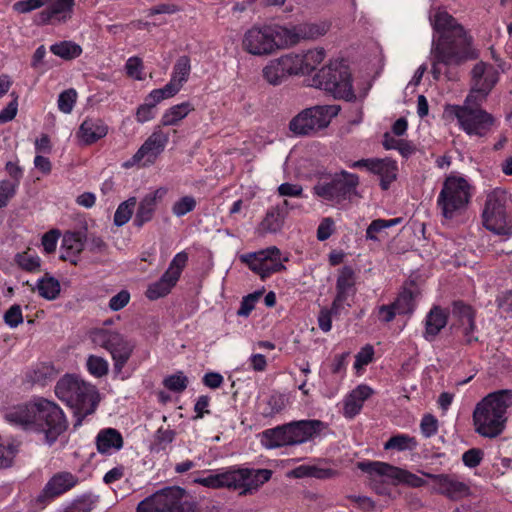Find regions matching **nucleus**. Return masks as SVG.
<instances>
[{"instance_id":"f257e3e1","label":"nucleus","mask_w":512,"mask_h":512,"mask_svg":"<svg viewBox=\"0 0 512 512\" xmlns=\"http://www.w3.org/2000/svg\"><path fill=\"white\" fill-rule=\"evenodd\" d=\"M434 36L430 51L431 73L435 80L442 75L441 65H459L467 60L478 58L472 47V37L464 27L446 11H437L430 18Z\"/></svg>"},{"instance_id":"f03ea898","label":"nucleus","mask_w":512,"mask_h":512,"mask_svg":"<svg viewBox=\"0 0 512 512\" xmlns=\"http://www.w3.org/2000/svg\"><path fill=\"white\" fill-rule=\"evenodd\" d=\"M5 419L24 430L42 433L50 446L68 427L59 405L42 397L9 408L5 412Z\"/></svg>"},{"instance_id":"7ed1b4c3","label":"nucleus","mask_w":512,"mask_h":512,"mask_svg":"<svg viewBox=\"0 0 512 512\" xmlns=\"http://www.w3.org/2000/svg\"><path fill=\"white\" fill-rule=\"evenodd\" d=\"M512 407V390L502 389L489 393L479 401L473 411L474 430L485 438H496L505 429L507 411Z\"/></svg>"},{"instance_id":"20e7f679","label":"nucleus","mask_w":512,"mask_h":512,"mask_svg":"<svg viewBox=\"0 0 512 512\" xmlns=\"http://www.w3.org/2000/svg\"><path fill=\"white\" fill-rule=\"evenodd\" d=\"M55 394L74 409V427L81 426L84 418L95 412L99 402L95 386L76 375L67 374L59 379L55 386Z\"/></svg>"},{"instance_id":"39448f33","label":"nucleus","mask_w":512,"mask_h":512,"mask_svg":"<svg viewBox=\"0 0 512 512\" xmlns=\"http://www.w3.org/2000/svg\"><path fill=\"white\" fill-rule=\"evenodd\" d=\"M327 424L320 420H299L267 429L262 433V442L269 448L305 443L318 436Z\"/></svg>"},{"instance_id":"423d86ee","label":"nucleus","mask_w":512,"mask_h":512,"mask_svg":"<svg viewBox=\"0 0 512 512\" xmlns=\"http://www.w3.org/2000/svg\"><path fill=\"white\" fill-rule=\"evenodd\" d=\"M471 197L469 182L464 177L450 175L445 178L437 197V208L443 218L452 220L466 211Z\"/></svg>"},{"instance_id":"0eeeda50","label":"nucleus","mask_w":512,"mask_h":512,"mask_svg":"<svg viewBox=\"0 0 512 512\" xmlns=\"http://www.w3.org/2000/svg\"><path fill=\"white\" fill-rule=\"evenodd\" d=\"M358 185V175L341 170L320 177L313 187V193L324 201L339 205L356 194Z\"/></svg>"},{"instance_id":"6e6552de","label":"nucleus","mask_w":512,"mask_h":512,"mask_svg":"<svg viewBox=\"0 0 512 512\" xmlns=\"http://www.w3.org/2000/svg\"><path fill=\"white\" fill-rule=\"evenodd\" d=\"M313 83L336 99L352 101L356 98L351 82V73L342 61L331 62L314 76Z\"/></svg>"},{"instance_id":"1a4fd4ad","label":"nucleus","mask_w":512,"mask_h":512,"mask_svg":"<svg viewBox=\"0 0 512 512\" xmlns=\"http://www.w3.org/2000/svg\"><path fill=\"white\" fill-rule=\"evenodd\" d=\"M482 103H467L463 105H449L446 112L454 115L459 127L469 136L485 137L492 129L495 118L482 109Z\"/></svg>"},{"instance_id":"9d476101","label":"nucleus","mask_w":512,"mask_h":512,"mask_svg":"<svg viewBox=\"0 0 512 512\" xmlns=\"http://www.w3.org/2000/svg\"><path fill=\"white\" fill-rule=\"evenodd\" d=\"M288 32L289 29L285 27L253 26L245 32L242 47L252 55H269L283 46L280 39L285 37Z\"/></svg>"},{"instance_id":"9b49d317","label":"nucleus","mask_w":512,"mask_h":512,"mask_svg":"<svg viewBox=\"0 0 512 512\" xmlns=\"http://www.w3.org/2000/svg\"><path fill=\"white\" fill-rule=\"evenodd\" d=\"M222 488L239 490L240 495L252 494L270 480L272 471L268 469H248L230 467L220 472Z\"/></svg>"},{"instance_id":"f8f14e48","label":"nucleus","mask_w":512,"mask_h":512,"mask_svg":"<svg viewBox=\"0 0 512 512\" xmlns=\"http://www.w3.org/2000/svg\"><path fill=\"white\" fill-rule=\"evenodd\" d=\"M90 338L95 345L106 349L111 354L115 371L121 372L132 355L134 344L119 332L105 328L94 329Z\"/></svg>"},{"instance_id":"ddd939ff","label":"nucleus","mask_w":512,"mask_h":512,"mask_svg":"<svg viewBox=\"0 0 512 512\" xmlns=\"http://www.w3.org/2000/svg\"><path fill=\"white\" fill-rule=\"evenodd\" d=\"M339 111V105H322L307 108L290 121L289 128L297 135H309L327 127L331 119L337 116Z\"/></svg>"},{"instance_id":"4468645a","label":"nucleus","mask_w":512,"mask_h":512,"mask_svg":"<svg viewBox=\"0 0 512 512\" xmlns=\"http://www.w3.org/2000/svg\"><path fill=\"white\" fill-rule=\"evenodd\" d=\"M506 202V191L495 189L487 195L482 213L484 226L498 235H508L512 229V226L507 221L505 212Z\"/></svg>"},{"instance_id":"2eb2a0df","label":"nucleus","mask_w":512,"mask_h":512,"mask_svg":"<svg viewBox=\"0 0 512 512\" xmlns=\"http://www.w3.org/2000/svg\"><path fill=\"white\" fill-rule=\"evenodd\" d=\"M499 80L498 70L489 63L478 62L471 70V88L467 103H483Z\"/></svg>"},{"instance_id":"dca6fc26","label":"nucleus","mask_w":512,"mask_h":512,"mask_svg":"<svg viewBox=\"0 0 512 512\" xmlns=\"http://www.w3.org/2000/svg\"><path fill=\"white\" fill-rule=\"evenodd\" d=\"M358 468L370 476L384 477L392 484L403 483L419 488L425 485V480L407 470L380 461H365L357 464Z\"/></svg>"},{"instance_id":"f3484780","label":"nucleus","mask_w":512,"mask_h":512,"mask_svg":"<svg viewBox=\"0 0 512 512\" xmlns=\"http://www.w3.org/2000/svg\"><path fill=\"white\" fill-rule=\"evenodd\" d=\"M183 490L170 487L145 498L137 505V512H185L182 505Z\"/></svg>"},{"instance_id":"a211bd4d","label":"nucleus","mask_w":512,"mask_h":512,"mask_svg":"<svg viewBox=\"0 0 512 512\" xmlns=\"http://www.w3.org/2000/svg\"><path fill=\"white\" fill-rule=\"evenodd\" d=\"M187 261L188 254L186 252L177 253L161 278L148 286L146 297L150 300H157L169 294L179 280Z\"/></svg>"},{"instance_id":"6ab92c4d","label":"nucleus","mask_w":512,"mask_h":512,"mask_svg":"<svg viewBox=\"0 0 512 512\" xmlns=\"http://www.w3.org/2000/svg\"><path fill=\"white\" fill-rule=\"evenodd\" d=\"M435 484V491L450 500H459L469 495V486L455 475L425 473Z\"/></svg>"},{"instance_id":"aec40b11","label":"nucleus","mask_w":512,"mask_h":512,"mask_svg":"<svg viewBox=\"0 0 512 512\" xmlns=\"http://www.w3.org/2000/svg\"><path fill=\"white\" fill-rule=\"evenodd\" d=\"M48 7L37 13L34 18L36 25L59 24L71 18L74 0H49Z\"/></svg>"},{"instance_id":"412c9836","label":"nucleus","mask_w":512,"mask_h":512,"mask_svg":"<svg viewBox=\"0 0 512 512\" xmlns=\"http://www.w3.org/2000/svg\"><path fill=\"white\" fill-rule=\"evenodd\" d=\"M78 482V477L71 472H58L46 483L37 501L45 502L46 500H52L74 488Z\"/></svg>"},{"instance_id":"4be33fe9","label":"nucleus","mask_w":512,"mask_h":512,"mask_svg":"<svg viewBox=\"0 0 512 512\" xmlns=\"http://www.w3.org/2000/svg\"><path fill=\"white\" fill-rule=\"evenodd\" d=\"M291 75H297L294 69L292 54H286L278 59L271 60L263 68L264 79L272 85L281 84Z\"/></svg>"},{"instance_id":"5701e85b","label":"nucleus","mask_w":512,"mask_h":512,"mask_svg":"<svg viewBox=\"0 0 512 512\" xmlns=\"http://www.w3.org/2000/svg\"><path fill=\"white\" fill-rule=\"evenodd\" d=\"M168 140L169 134L157 127L135 153L133 161L139 162L147 157L146 162L153 163L156 157L165 149Z\"/></svg>"},{"instance_id":"b1692460","label":"nucleus","mask_w":512,"mask_h":512,"mask_svg":"<svg viewBox=\"0 0 512 512\" xmlns=\"http://www.w3.org/2000/svg\"><path fill=\"white\" fill-rule=\"evenodd\" d=\"M166 194L167 189L164 187H160L146 194L138 204L133 220L134 226L141 228L144 224L150 222L154 217L158 203Z\"/></svg>"},{"instance_id":"393cba45","label":"nucleus","mask_w":512,"mask_h":512,"mask_svg":"<svg viewBox=\"0 0 512 512\" xmlns=\"http://www.w3.org/2000/svg\"><path fill=\"white\" fill-rule=\"evenodd\" d=\"M329 26L326 23H302L286 33L285 43L296 44L299 40H312L327 33Z\"/></svg>"},{"instance_id":"a878e982","label":"nucleus","mask_w":512,"mask_h":512,"mask_svg":"<svg viewBox=\"0 0 512 512\" xmlns=\"http://www.w3.org/2000/svg\"><path fill=\"white\" fill-rule=\"evenodd\" d=\"M86 234L81 231H67L62 238L61 248L63 253L61 259L70 260L74 265L77 264V256L83 251L85 246Z\"/></svg>"},{"instance_id":"bb28decb","label":"nucleus","mask_w":512,"mask_h":512,"mask_svg":"<svg viewBox=\"0 0 512 512\" xmlns=\"http://www.w3.org/2000/svg\"><path fill=\"white\" fill-rule=\"evenodd\" d=\"M95 443L100 454L111 455L123 447L124 440L117 429L105 428L98 432Z\"/></svg>"},{"instance_id":"cd10ccee","label":"nucleus","mask_w":512,"mask_h":512,"mask_svg":"<svg viewBox=\"0 0 512 512\" xmlns=\"http://www.w3.org/2000/svg\"><path fill=\"white\" fill-rule=\"evenodd\" d=\"M325 58V51L322 48L309 50L305 54H292L296 74L311 73Z\"/></svg>"},{"instance_id":"c85d7f7f","label":"nucleus","mask_w":512,"mask_h":512,"mask_svg":"<svg viewBox=\"0 0 512 512\" xmlns=\"http://www.w3.org/2000/svg\"><path fill=\"white\" fill-rule=\"evenodd\" d=\"M371 173L380 177L381 188L387 190L391 183L397 178V163L390 158H375Z\"/></svg>"},{"instance_id":"c756f323","label":"nucleus","mask_w":512,"mask_h":512,"mask_svg":"<svg viewBox=\"0 0 512 512\" xmlns=\"http://www.w3.org/2000/svg\"><path fill=\"white\" fill-rule=\"evenodd\" d=\"M107 126L100 119L89 118L83 121L77 133L84 144H92L106 136Z\"/></svg>"},{"instance_id":"7c9ffc66","label":"nucleus","mask_w":512,"mask_h":512,"mask_svg":"<svg viewBox=\"0 0 512 512\" xmlns=\"http://www.w3.org/2000/svg\"><path fill=\"white\" fill-rule=\"evenodd\" d=\"M448 314L439 306H434L426 316L424 338L433 341L446 326Z\"/></svg>"},{"instance_id":"2f4dec72","label":"nucleus","mask_w":512,"mask_h":512,"mask_svg":"<svg viewBox=\"0 0 512 512\" xmlns=\"http://www.w3.org/2000/svg\"><path fill=\"white\" fill-rule=\"evenodd\" d=\"M285 217L286 212L283 211V207L279 205L271 207L260 223V230L265 233H277L282 229Z\"/></svg>"},{"instance_id":"473e14b6","label":"nucleus","mask_w":512,"mask_h":512,"mask_svg":"<svg viewBox=\"0 0 512 512\" xmlns=\"http://www.w3.org/2000/svg\"><path fill=\"white\" fill-rule=\"evenodd\" d=\"M270 255H280V250L273 246L266 250H262L256 253H248L240 256V260L247 264L248 267L260 276L261 270L263 269L264 262Z\"/></svg>"},{"instance_id":"72a5a7b5","label":"nucleus","mask_w":512,"mask_h":512,"mask_svg":"<svg viewBox=\"0 0 512 512\" xmlns=\"http://www.w3.org/2000/svg\"><path fill=\"white\" fill-rule=\"evenodd\" d=\"M356 274L351 266H344L339 270L336 281V293L346 298L355 293Z\"/></svg>"},{"instance_id":"f704fd0d","label":"nucleus","mask_w":512,"mask_h":512,"mask_svg":"<svg viewBox=\"0 0 512 512\" xmlns=\"http://www.w3.org/2000/svg\"><path fill=\"white\" fill-rule=\"evenodd\" d=\"M191 72L190 58L186 55L180 56L174 64L170 83L174 84L179 90L187 82Z\"/></svg>"},{"instance_id":"c9c22d12","label":"nucleus","mask_w":512,"mask_h":512,"mask_svg":"<svg viewBox=\"0 0 512 512\" xmlns=\"http://www.w3.org/2000/svg\"><path fill=\"white\" fill-rule=\"evenodd\" d=\"M192 110L193 107L189 102H183L181 104L175 105L163 114L161 123L164 126L176 125Z\"/></svg>"},{"instance_id":"e433bc0d","label":"nucleus","mask_w":512,"mask_h":512,"mask_svg":"<svg viewBox=\"0 0 512 512\" xmlns=\"http://www.w3.org/2000/svg\"><path fill=\"white\" fill-rule=\"evenodd\" d=\"M416 294L404 288L392 303L399 315L412 314L416 306Z\"/></svg>"},{"instance_id":"4c0bfd02","label":"nucleus","mask_w":512,"mask_h":512,"mask_svg":"<svg viewBox=\"0 0 512 512\" xmlns=\"http://www.w3.org/2000/svg\"><path fill=\"white\" fill-rule=\"evenodd\" d=\"M36 289L41 297L54 300L60 294V283L54 277L46 275L37 281Z\"/></svg>"},{"instance_id":"58836bf2","label":"nucleus","mask_w":512,"mask_h":512,"mask_svg":"<svg viewBox=\"0 0 512 512\" xmlns=\"http://www.w3.org/2000/svg\"><path fill=\"white\" fill-rule=\"evenodd\" d=\"M50 51L65 60L77 58L82 53V48L71 41H61L51 45Z\"/></svg>"},{"instance_id":"ea45409f","label":"nucleus","mask_w":512,"mask_h":512,"mask_svg":"<svg viewBox=\"0 0 512 512\" xmlns=\"http://www.w3.org/2000/svg\"><path fill=\"white\" fill-rule=\"evenodd\" d=\"M416 447L415 438L407 434L394 435L384 444L385 450L412 451Z\"/></svg>"},{"instance_id":"a19ab883","label":"nucleus","mask_w":512,"mask_h":512,"mask_svg":"<svg viewBox=\"0 0 512 512\" xmlns=\"http://www.w3.org/2000/svg\"><path fill=\"white\" fill-rule=\"evenodd\" d=\"M136 203V197H130L126 201L119 204L113 219L116 226L121 227L131 219Z\"/></svg>"},{"instance_id":"79ce46f5","label":"nucleus","mask_w":512,"mask_h":512,"mask_svg":"<svg viewBox=\"0 0 512 512\" xmlns=\"http://www.w3.org/2000/svg\"><path fill=\"white\" fill-rule=\"evenodd\" d=\"M452 315L457 319L459 326H465L466 322H471L475 318V311L464 302L455 301L452 306Z\"/></svg>"},{"instance_id":"37998d69","label":"nucleus","mask_w":512,"mask_h":512,"mask_svg":"<svg viewBox=\"0 0 512 512\" xmlns=\"http://www.w3.org/2000/svg\"><path fill=\"white\" fill-rule=\"evenodd\" d=\"M15 262L18 264L20 268L28 272H37L40 270V258L37 255L31 254L28 251L18 253L15 256Z\"/></svg>"},{"instance_id":"c03bdc74","label":"nucleus","mask_w":512,"mask_h":512,"mask_svg":"<svg viewBox=\"0 0 512 512\" xmlns=\"http://www.w3.org/2000/svg\"><path fill=\"white\" fill-rule=\"evenodd\" d=\"M402 221L401 218H394V219H376L371 222V224L368 226L366 230V238L369 240H378L376 234L380 233L382 230L395 226L399 224Z\"/></svg>"},{"instance_id":"a18cd8bd","label":"nucleus","mask_w":512,"mask_h":512,"mask_svg":"<svg viewBox=\"0 0 512 512\" xmlns=\"http://www.w3.org/2000/svg\"><path fill=\"white\" fill-rule=\"evenodd\" d=\"M180 90L174 84L168 82L163 88L154 89L147 96V101H150L155 106L164 99H168L176 95Z\"/></svg>"},{"instance_id":"49530a36","label":"nucleus","mask_w":512,"mask_h":512,"mask_svg":"<svg viewBox=\"0 0 512 512\" xmlns=\"http://www.w3.org/2000/svg\"><path fill=\"white\" fill-rule=\"evenodd\" d=\"M163 385L170 391L180 393L187 388L188 378L183 372H178L166 377L163 381Z\"/></svg>"},{"instance_id":"de8ad7c7","label":"nucleus","mask_w":512,"mask_h":512,"mask_svg":"<svg viewBox=\"0 0 512 512\" xmlns=\"http://www.w3.org/2000/svg\"><path fill=\"white\" fill-rule=\"evenodd\" d=\"M286 406V399L283 395H272L266 402L262 414L264 417H272L281 412Z\"/></svg>"},{"instance_id":"09e8293b","label":"nucleus","mask_w":512,"mask_h":512,"mask_svg":"<svg viewBox=\"0 0 512 512\" xmlns=\"http://www.w3.org/2000/svg\"><path fill=\"white\" fill-rule=\"evenodd\" d=\"M196 207V200L193 196H184L177 200L172 206V213L177 217H182L193 211Z\"/></svg>"},{"instance_id":"8fccbe9b","label":"nucleus","mask_w":512,"mask_h":512,"mask_svg":"<svg viewBox=\"0 0 512 512\" xmlns=\"http://www.w3.org/2000/svg\"><path fill=\"white\" fill-rule=\"evenodd\" d=\"M87 368L92 375L102 377L108 373V362L102 357L91 355L87 359Z\"/></svg>"},{"instance_id":"3c124183","label":"nucleus","mask_w":512,"mask_h":512,"mask_svg":"<svg viewBox=\"0 0 512 512\" xmlns=\"http://www.w3.org/2000/svg\"><path fill=\"white\" fill-rule=\"evenodd\" d=\"M77 93L74 89H68L60 93L58 97V108L61 112L69 114L76 103Z\"/></svg>"},{"instance_id":"603ef678","label":"nucleus","mask_w":512,"mask_h":512,"mask_svg":"<svg viewBox=\"0 0 512 512\" xmlns=\"http://www.w3.org/2000/svg\"><path fill=\"white\" fill-rule=\"evenodd\" d=\"M282 270H285V266L282 264L280 255H270L269 258H267L264 262L263 269L261 270L260 277L261 279H266L273 273L280 272Z\"/></svg>"},{"instance_id":"864d4df0","label":"nucleus","mask_w":512,"mask_h":512,"mask_svg":"<svg viewBox=\"0 0 512 512\" xmlns=\"http://www.w3.org/2000/svg\"><path fill=\"white\" fill-rule=\"evenodd\" d=\"M18 186L16 182L9 180L0 181V208L6 207L10 199L16 194Z\"/></svg>"},{"instance_id":"5fc2aeb1","label":"nucleus","mask_w":512,"mask_h":512,"mask_svg":"<svg viewBox=\"0 0 512 512\" xmlns=\"http://www.w3.org/2000/svg\"><path fill=\"white\" fill-rule=\"evenodd\" d=\"M126 74L136 80H143V62L141 58L134 56L130 57L125 64Z\"/></svg>"},{"instance_id":"6e6d98bb","label":"nucleus","mask_w":512,"mask_h":512,"mask_svg":"<svg viewBox=\"0 0 512 512\" xmlns=\"http://www.w3.org/2000/svg\"><path fill=\"white\" fill-rule=\"evenodd\" d=\"M4 322L10 328H16L23 322V315L20 305L14 304L4 313Z\"/></svg>"},{"instance_id":"4d7b16f0","label":"nucleus","mask_w":512,"mask_h":512,"mask_svg":"<svg viewBox=\"0 0 512 512\" xmlns=\"http://www.w3.org/2000/svg\"><path fill=\"white\" fill-rule=\"evenodd\" d=\"M420 429L423 436L429 438L437 433L438 420L432 414H426L421 420Z\"/></svg>"},{"instance_id":"13d9d810","label":"nucleus","mask_w":512,"mask_h":512,"mask_svg":"<svg viewBox=\"0 0 512 512\" xmlns=\"http://www.w3.org/2000/svg\"><path fill=\"white\" fill-rule=\"evenodd\" d=\"M262 295L261 291L254 292L249 294L243 298L241 301L240 308L237 311L239 316L248 317L251 311L255 307V303L258 301L259 297Z\"/></svg>"},{"instance_id":"bf43d9fd","label":"nucleus","mask_w":512,"mask_h":512,"mask_svg":"<svg viewBox=\"0 0 512 512\" xmlns=\"http://www.w3.org/2000/svg\"><path fill=\"white\" fill-rule=\"evenodd\" d=\"M49 0H21L13 4V9L18 13H28L47 5Z\"/></svg>"},{"instance_id":"052dcab7","label":"nucleus","mask_w":512,"mask_h":512,"mask_svg":"<svg viewBox=\"0 0 512 512\" xmlns=\"http://www.w3.org/2000/svg\"><path fill=\"white\" fill-rule=\"evenodd\" d=\"M16 453L17 449L14 445L4 446L0 444V469L10 467Z\"/></svg>"},{"instance_id":"680f3d73","label":"nucleus","mask_w":512,"mask_h":512,"mask_svg":"<svg viewBox=\"0 0 512 512\" xmlns=\"http://www.w3.org/2000/svg\"><path fill=\"white\" fill-rule=\"evenodd\" d=\"M483 459V452L480 449L472 448L462 455V461L469 468L477 467Z\"/></svg>"},{"instance_id":"e2e57ef3","label":"nucleus","mask_w":512,"mask_h":512,"mask_svg":"<svg viewBox=\"0 0 512 512\" xmlns=\"http://www.w3.org/2000/svg\"><path fill=\"white\" fill-rule=\"evenodd\" d=\"M363 403H361L358 399L354 398L350 393L344 402V415L347 418H353L356 416L362 409Z\"/></svg>"},{"instance_id":"0e129e2a","label":"nucleus","mask_w":512,"mask_h":512,"mask_svg":"<svg viewBox=\"0 0 512 512\" xmlns=\"http://www.w3.org/2000/svg\"><path fill=\"white\" fill-rule=\"evenodd\" d=\"M130 300V294L127 290H121L114 295L109 301V308L112 311H119L124 308Z\"/></svg>"},{"instance_id":"69168bd1","label":"nucleus","mask_w":512,"mask_h":512,"mask_svg":"<svg viewBox=\"0 0 512 512\" xmlns=\"http://www.w3.org/2000/svg\"><path fill=\"white\" fill-rule=\"evenodd\" d=\"M278 193L280 196L283 197H302L303 195V188L299 184H292V183H282L278 187Z\"/></svg>"},{"instance_id":"338daca9","label":"nucleus","mask_w":512,"mask_h":512,"mask_svg":"<svg viewBox=\"0 0 512 512\" xmlns=\"http://www.w3.org/2000/svg\"><path fill=\"white\" fill-rule=\"evenodd\" d=\"M154 109L155 105L152 104L150 101H145L144 104L140 105L137 109L136 118L137 121L140 123L147 122L154 118Z\"/></svg>"},{"instance_id":"774afa93","label":"nucleus","mask_w":512,"mask_h":512,"mask_svg":"<svg viewBox=\"0 0 512 512\" xmlns=\"http://www.w3.org/2000/svg\"><path fill=\"white\" fill-rule=\"evenodd\" d=\"M95 501L91 496L84 495L74 500L70 505L74 512H90L94 506Z\"/></svg>"}]
</instances>
